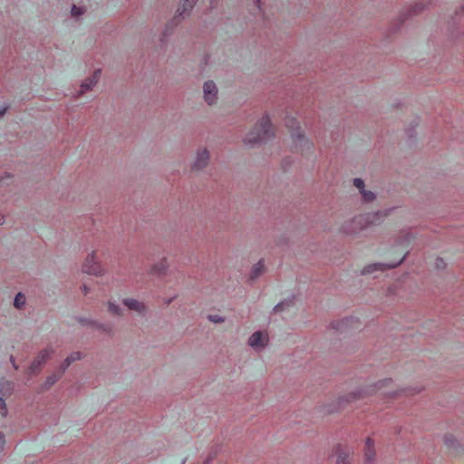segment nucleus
<instances>
[{
	"instance_id": "f257e3e1",
	"label": "nucleus",
	"mask_w": 464,
	"mask_h": 464,
	"mask_svg": "<svg viewBox=\"0 0 464 464\" xmlns=\"http://www.w3.org/2000/svg\"><path fill=\"white\" fill-rule=\"evenodd\" d=\"M275 135V130L268 117L264 116L247 134L245 141L249 144L263 142Z\"/></svg>"
},
{
	"instance_id": "f03ea898",
	"label": "nucleus",
	"mask_w": 464,
	"mask_h": 464,
	"mask_svg": "<svg viewBox=\"0 0 464 464\" xmlns=\"http://www.w3.org/2000/svg\"><path fill=\"white\" fill-rule=\"evenodd\" d=\"M285 125L291 133L296 150H300L303 152L304 149L309 150L312 147V143L302 133L295 119H287Z\"/></svg>"
},
{
	"instance_id": "7ed1b4c3",
	"label": "nucleus",
	"mask_w": 464,
	"mask_h": 464,
	"mask_svg": "<svg viewBox=\"0 0 464 464\" xmlns=\"http://www.w3.org/2000/svg\"><path fill=\"white\" fill-rule=\"evenodd\" d=\"M405 256H406V253H404L403 251H401L396 256L394 260H392L391 263L369 265L366 267H364V269L362 271V273L365 275V274H372L379 269L383 270L384 268H393V267L399 266L404 260Z\"/></svg>"
},
{
	"instance_id": "20e7f679",
	"label": "nucleus",
	"mask_w": 464,
	"mask_h": 464,
	"mask_svg": "<svg viewBox=\"0 0 464 464\" xmlns=\"http://www.w3.org/2000/svg\"><path fill=\"white\" fill-rule=\"evenodd\" d=\"M82 271L89 275L99 276L103 272V268L96 262L95 253L92 252L86 257V260L82 266Z\"/></svg>"
},
{
	"instance_id": "39448f33",
	"label": "nucleus",
	"mask_w": 464,
	"mask_h": 464,
	"mask_svg": "<svg viewBox=\"0 0 464 464\" xmlns=\"http://www.w3.org/2000/svg\"><path fill=\"white\" fill-rule=\"evenodd\" d=\"M268 335L262 332L254 333L249 338V345L254 349H260L266 345Z\"/></svg>"
},
{
	"instance_id": "423d86ee",
	"label": "nucleus",
	"mask_w": 464,
	"mask_h": 464,
	"mask_svg": "<svg viewBox=\"0 0 464 464\" xmlns=\"http://www.w3.org/2000/svg\"><path fill=\"white\" fill-rule=\"evenodd\" d=\"M205 102L209 105L213 104L217 100L218 90L213 82H205Z\"/></svg>"
},
{
	"instance_id": "0eeeda50",
	"label": "nucleus",
	"mask_w": 464,
	"mask_h": 464,
	"mask_svg": "<svg viewBox=\"0 0 464 464\" xmlns=\"http://www.w3.org/2000/svg\"><path fill=\"white\" fill-rule=\"evenodd\" d=\"M50 352L48 350H44L41 352V353L38 355V357L31 364L29 371L30 373L34 374L36 372H38L40 366L44 363L49 357Z\"/></svg>"
},
{
	"instance_id": "6e6552de",
	"label": "nucleus",
	"mask_w": 464,
	"mask_h": 464,
	"mask_svg": "<svg viewBox=\"0 0 464 464\" xmlns=\"http://www.w3.org/2000/svg\"><path fill=\"white\" fill-rule=\"evenodd\" d=\"M123 304L130 309L138 312L139 314H143L146 310V307L143 303L139 302L136 299L127 298L123 300Z\"/></svg>"
},
{
	"instance_id": "1a4fd4ad",
	"label": "nucleus",
	"mask_w": 464,
	"mask_h": 464,
	"mask_svg": "<svg viewBox=\"0 0 464 464\" xmlns=\"http://www.w3.org/2000/svg\"><path fill=\"white\" fill-rule=\"evenodd\" d=\"M365 461L367 464H372V461L375 457V450L373 446L372 440L368 438L365 442Z\"/></svg>"
},
{
	"instance_id": "9d476101",
	"label": "nucleus",
	"mask_w": 464,
	"mask_h": 464,
	"mask_svg": "<svg viewBox=\"0 0 464 464\" xmlns=\"http://www.w3.org/2000/svg\"><path fill=\"white\" fill-rule=\"evenodd\" d=\"M100 70L95 71L92 76L82 84L80 92L83 93L86 91L90 90L92 86H94L100 78Z\"/></svg>"
},
{
	"instance_id": "9b49d317",
	"label": "nucleus",
	"mask_w": 464,
	"mask_h": 464,
	"mask_svg": "<svg viewBox=\"0 0 464 464\" xmlns=\"http://www.w3.org/2000/svg\"><path fill=\"white\" fill-rule=\"evenodd\" d=\"M382 217H383V215H382V213L376 212V213H372V214H368L367 217L365 218V220H366L367 224H375V223L379 222L381 218H382ZM362 219H364L363 217H359L355 220H353V223L361 224Z\"/></svg>"
},
{
	"instance_id": "f8f14e48",
	"label": "nucleus",
	"mask_w": 464,
	"mask_h": 464,
	"mask_svg": "<svg viewBox=\"0 0 464 464\" xmlns=\"http://www.w3.org/2000/svg\"><path fill=\"white\" fill-rule=\"evenodd\" d=\"M168 268V263L166 259H161L153 267L152 272L157 275H162Z\"/></svg>"
},
{
	"instance_id": "ddd939ff",
	"label": "nucleus",
	"mask_w": 464,
	"mask_h": 464,
	"mask_svg": "<svg viewBox=\"0 0 464 464\" xmlns=\"http://www.w3.org/2000/svg\"><path fill=\"white\" fill-rule=\"evenodd\" d=\"M264 263L262 261H259L257 264H256L253 268H252V271H251V275H250V278L252 280L256 279V277H258L264 271Z\"/></svg>"
},
{
	"instance_id": "4468645a",
	"label": "nucleus",
	"mask_w": 464,
	"mask_h": 464,
	"mask_svg": "<svg viewBox=\"0 0 464 464\" xmlns=\"http://www.w3.org/2000/svg\"><path fill=\"white\" fill-rule=\"evenodd\" d=\"M81 358V353L79 352H76V353H72L70 356H68L63 364V372L72 362H75L77 360H80Z\"/></svg>"
},
{
	"instance_id": "2eb2a0df",
	"label": "nucleus",
	"mask_w": 464,
	"mask_h": 464,
	"mask_svg": "<svg viewBox=\"0 0 464 464\" xmlns=\"http://www.w3.org/2000/svg\"><path fill=\"white\" fill-rule=\"evenodd\" d=\"M336 464H351L348 452H340L337 457Z\"/></svg>"
},
{
	"instance_id": "dca6fc26",
	"label": "nucleus",
	"mask_w": 464,
	"mask_h": 464,
	"mask_svg": "<svg viewBox=\"0 0 464 464\" xmlns=\"http://www.w3.org/2000/svg\"><path fill=\"white\" fill-rule=\"evenodd\" d=\"M25 303V296L19 293L16 295L15 298H14V304L16 308H21Z\"/></svg>"
},
{
	"instance_id": "f3484780",
	"label": "nucleus",
	"mask_w": 464,
	"mask_h": 464,
	"mask_svg": "<svg viewBox=\"0 0 464 464\" xmlns=\"http://www.w3.org/2000/svg\"><path fill=\"white\" fill-rule=\"evenodd\" d=\"M361 193L365 202H371L375 198V195L372 191L362 190Z\"/></svg>"
},
{
	"instance_id": "a211bd4d",
	"label": "nucleus",
	"mask_w": 464,
	"mask_h": 464,
	"mask_svg": "<svg viewBox=\"0 0 464 464\" xmlns=\"http://www.w3.org/2000/svg\"><path fill=\"white\" fill-rule=\"evenodd\" d=\"M10 391V383L6 381L0 382V392L5 395Z\"/></svg>"
},
{
	"instance_id": "6ab92c4d",
	"label": "nucleus",
	"mask_w": 464,
	"mask_h": 464,
	"mask_svg": "<svg viewBox=\"0 0 464 464\" xmlns=\"http://www.w3.org/2000/svg\"><path fill=\"white\" fill-rule=\"evenodd\" d=\"M7 410L4 398L0 397V418L6 415Z\"/></svg>"
},
{
	"instance_id": "aec40b11",
	"label": "nucleus",
	"mask_w": 464,
	"mask_h": 464,
	"mask_svg": "<svg viewBox=\"0 0 464 464\" xmlns=\"http://www.w3.org/2000/svg\"><path fill=\"white\" fill-rule=\"evenodd\" d=\"M353 185L358 188L360 189V191L362 192V190H364V182L362 179H354L353 180Z\"/></svg>"
},
{
	"instance_id": "412c9836",
	"label": "nucleus",
	"mask_w": 464,
	"mask_h": 464,
	"mask_svg": "<svg viewBox=\"0 0 464 464\" xmlns=\"http://www.w3.org/2000/svg\"><path fill=\"white\" fill-rule=\"evenodd\" d=\"M202 167V155L198 152V159H197V161L195 162L194 166H193V169H200Z\"/></svg>"
},
{
	"instance_id": "4be33fe9",
	"label": "nucleus",
	"mask_w": 464,
	"mask_h": 464,
	"mask_svg": "<svg viewBox=\"0 0 464 464\" xmlns=\"http://www.w3.org/2000/svg\"><path fill=\"white\" fill-rule=\"evenodd\" d=\"M109 311L114 314H121L120 308L112 303H109Z\"/></svg>"
},
{
	"instance_id": "5701e85b",
	"label": "nucleus",
	"mask_w": 464,
	"mask_h": 464,
	"mask_svg": "<svg viewBox=\"0 0 464 464\" xmlns=\"http://www.w3.org/2000/svg\"><path fill=\"white\" fill-rule=\"evenodd\" d=\"M197 0H184L183 1V6H184V9L186 10L187 8H192L193 5H195Z\"/></svg>"
},
{
	"instance_id": "b1692460",
	"label": "nucleus",
	"mask_w": 464,
	"mask_h": 464,
	"mask_svg": "<svg viewBox=\"0 0 464 464\" xmlns=\"http://www.w3.org/2000/svg\"><path fill=\"white\" fill-rule=\"evenodd\" d=\"M82 14H83V12L80 7H77L76 5L72 6V16H78Z\"/></svg>"
},
{
	"instance_id": "393cba45",
	"label": "nucleus",
	"mask_w": 464,
	"mask_h": 464,
	"mask_svg": "<svg viewBox=\"0 0 464 464\" xmlns=\"http://www.w3.org/2000/svg\"><path fill=\"white\" fill-rule=\"evenodd\" d=\"M208 319L211 321V322H214V323H220V322H223L224 319L219 316V315H212V314H209L208 316Z\"/></svg>"
},
{
	"instance_id": "a878e982",
	"label": "nucleus",
	"mask_w": 464,
	"mask_h": 464,
	"mask_svg": "<svg viewBox=\"0 0 464 464\" xmlns=\"http://www.w3.org/2000/svg\"><path fill=\"white\" fill-rule=\"evenodd\" d=\"M289 303H290V302H282V303L278 304L275 307V310H276V312H278V311H283V310H285V306L289 305Z\"/></svg>"
},
{
	"instance_id": "bb28decb",
	"label": "nucleus",
	"mask_w": 464,
	"mask_h": 464,
	"mask_svg": "<svg viewBox=\"0 0 464 464\" xmlns=\"http://www.w3.org/2000/svg\"><path fill=\"white\" fill-rule=\"evenodd\" d=\"M58 377L55 376V375H53V376H50L48 379H47V384L48 386H51L53 385L56 381H57Z\"/></svg>"
},
{
	"instance_id": "cd10ccee",
	"label": "nucleus",
	"mask_w": 464,
	"mask_h": 464,
	"mask_svg": "<svg viewBox=\"0 0 464 464\" xmlns=\"http://www.w3.org/2000/svg\"><path fill=\"white\" fill-rule=\"evenodd\" d=\"M12 179H13V177H11V176H6V177H5V178L1 179H0V187H1L2 185L8 184V183H7V181H8V180H11Z\"/></svg>"
},
{
	"instance_id": "c85d7f7f",
	"label": "nucleus",
	"mask_w": 464,
	"mask_h": 464,
	"mask_svg": "<svg viewBox=\"0 0 464 464\" xmlns=\"http://www.w3.org/2000/svg\"><path fill=\"white\" fill-rule=\"evenodd\" d=\"M218 455V450H215L213 452H209L208 453V460H210L214 458H216V456Z\"/></svg>"
},
{
	"instance_id": "c756f323",
	"label": "nucleus",
	"mask_w": 464,
	"mask_h": 464,
	"mask_svg": "<svg viewBox=\"0 0 464 464\" xmlns=\"http://www.w3.org/2000/svg\"><path fill=\"white\" fill-rule=\"evenodd\" d=\"M4 444H5V438H4V436L0 433V451L3 450V448H4Z\"/></svg>"
},
{
	"instance_id": "7c9ffc66",
	"label": "nucleus",
	"mask_w": 464,
	"mask_h": 464,
	"mask_svg": "<svg viewBox=\"0 0 464 464\" xmlns=\"http://www.w3.org/2000/svg\"><path fill=\"white\" fill-rule=\"evenodd\" d=\"M437 266L438 267H444L445 264L442 259H437Z\"/></svg>"
},
{
	"instance_id": "2f4dec72",
	"label": "nucleus",
	"mask_w": 464,
	"mask_h": 464,
	"mask_svg": "<svg viewBox=\"0 0 464 464\" xmlns=\"http://www.w3.org/2000/svg\"><path fill=\"white\" fill-rule=\"evenodd\" d=\"M183 7V10L180 12V9H178V12H179V14H182L183 13H185L187 10H188L189 8H187L186 10L184 9V6L182 5Z\"/></svg>"
},
{
	"instance_id": "473e14b6",
	"label": "nucleus",
	"mask_w": 464,
	"mask_h": 464,
	"mask_svg": "<svg viewBox=\"0 0 464 464\" xmlns=\"http://www.w3.org/2000/svg\"><path fill=\"white\" fill-rule=\"evenodd\" d=\"M256 5L259 9H261V0H256Z\"/></svg>"
},
{
	"instance_id": "72a5a7b5",
	"label": "nucleus",
	"mask_w": 464,
	"mask_h": 464,
	"mask_svg": "<svg viewBox=\"0 0 464 464\" xmlns=\"http://www.w3.org/2000/svg\"><path fill=\"white\" fill-rule=\"evenodd\" d=\"M5 111H6V108H4L2 111H0V117L5 114Z\"/></svg>"
},
{
	"instance_id": "f704fd0d",
	"label": "nucleus",
	"mask_w": 464,
	"mask_h": 464,
	"mask_svg": "<svg viewBox=\"0 0 464 464\" xmlns=\"http://www.w3.org/2000/svg\"><path fill=\"white\" fill-rule=\"evenodd\" d=\"M11 361H12V362H13L14 367L15 369H17V366H16V365H15V363H14V357H13V356H11Z\"/></svg>"
},
{
	"instance_id": "c9c22d12",
	"label": "nucleus",
	"mask_w": 464,
	"mask_h": 464,
	"mask_svg": "<svg viewBox=\"0 0 464 464\" xmlns=\"http://www.w3.org/2000/svg\"><path fill=\"white\" fill-rule=\"evenodd\" d=\"M3 223H4V218H3V217H1V218H0V225H2Z\"/></svg>"
},
{
	"instance_id": "e433bc0d",
	"label": "nucleus",
	"mask_w": 464,
	"mask_h": 464,
	"mask_svg": "<svg viewBox=\"0 0 464 464\" xmlns=\"http://www.w3.org/2000/svg\"><path fill=\"white\" fill-rule=\"evenodd\" d=\"M83 291H84V293H85V294L87 293V287H86V285H83Z\"/></svg>"
}]
</instances>
